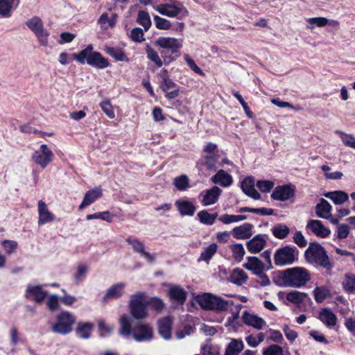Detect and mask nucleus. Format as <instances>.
Segmentation results:
<instances>
[{"mask_svg":"<svg viewBox=\"0 0 355 355\" xmlns=\"http://www.w3.org/2000/svg\"><path fill=\"white\" fill-rule=\"evenodd\" d=\"M119 322V333L123 337L132 336L135 341L139 343L150 340L153 338V328L148 324H138L132 328L131 318L125 314L120 316Z\"/></svg>","mask_w":355,"mask_h":355,"instance_id":"obj_1","label":"nucleus"},{"mask_svg":"<svg viewBox=\"0 0 355 355\" xmlns=\"http://www.w3.org/2000/svg\"><path fill=\"white\" fill-rule=\"evenodd\" d=\"M307 227L309 228L316 236L321 238L327 237L331 232L326 228L322 223L318 220H311L308 222Z\"/></svg>","mask_w":355,"mask_h":355,"instance_id":"obj_24","label":"nucleus"},{"mask_svg":"<svg viewBox=\"0 0 355 355\" xmlns=\"http://www.w3.org/2000/svg\"><path fill=\"white\" fill-rule=\"evenodd\" d=\"M293 242L300 248H304L307 245V241L300 231H297L293 235Z\"/></svg>","mask_w":355,"mask_h":355,"instance_id":"obj_58","label":"nucleus"},{"mask_svg":"<svg viewBox=\"0 0 355 355\" xmlns=\"http://www.w3.org/2000/svg\"><path fill=\"white\" fill-rule=\"evenodd\" d=\"M222 193V190L216 187H213L211 189L207 190L203 196L202 204L204 206H209L216 203L218 197Z\"/></svg>","mask_w":355,"mask_h":355,"instance_id":"obj_30","label":"nucleus"},{"mask_svg":"<svg viewBox=\"0 0 355 355\" xmlns=\"http://www.w3.org/2000/svg\"><path fill=\"white\" fill-rule=\"evenodd\" d=\"M100 107L104 113L110 118L113 119L115 116L114 112L113 111L112 106L109 100L103 101L101 103Z\"/></svg>","mask_w":355,"mask_h":355,"instance_id":"obj_55","label":"nucleus"},{"mask_svg":"<svg viewBox=\"0 0 355 355\" xmlns=\"http://www.w3.org/2000/svg\"><path fill=\"white\" fill-rule=\"evenodd\" d=\"M253 225L250 223H244L232 230V234L237 239H247L252 235Z\"/></svg>","mask_w":355,"mask_h":355,"instance_id":"obj_25","label":"nucleus"},{"mask_svg":"<svg viewBox=\"0 0 355 355\" xmlns=\"http://www.w3.org/2000/svg\"><path fill=\"white\" fill-rule=\"evenodd\" d=\"M233 257L236 260L241 261L245 255V249L243 245L241 243L232 245L231 246Z\"/></svg>","mask_w":355,"mask_h":355,"instance_id":"obj_50","label":"nucleus"},{"mask_svg":"<svg viewBox=\"0 0 355 355\" xmlns=\"http://www.w3.org/2000/svg\"><path fill=\"white\" fill-rule=\"evenodd\" d=\"M171 3H162L157 5L155 10L161 15L168 17H175L180 13L184 15H188V10L183 6L182 2L178 1L168 0Z\"/></svg>","mask_w":355,"mask_h":355,"instance_id":"obj_10","label":"nucleus"},{"mask_svg":"<svg viewBox=\"0 0 355 355\" xmlns=\"http://www.w3.org/2000/svg\"><path fill=\"white\" fill-rule=\"evenodd\" d=\"M243 322L248 325L260 330L266 324L264 320L257 315L249 313L245 311L242 315Z\"/></svg>","mask_w":355,"mask_h":355,"instance_id":"obj_19","label":"nucleus"},{"mask_svg":"<svg viewBox=\"0 0 355 355\" xmlns=\"http://www.w3.org/2000/svg\"><path fill=\"white\" fill-rule=\"evenodd\" d=\"M184 60L189 66V67L196 73L204 76L205 73L201 70V69L198 67V65L195 63L194 60L189 58L188 55L184 56Z\"/></svg>","mask_w":355,"mask_h":355,"instance_id":"obj_64","label":"nucleus"},{"mask_svg":"<svg viewBox=\"0 0 355 355\" xmlns=\"http://www.w3.org/2000/svg\"><path fill=\"white\" fill-rule=\"evenodd\" d=\"M153 19L156 28L159 30H168L171 27V22L164 18L155 15Z\"/></svg>","mask_w":355,"mask_h":355,"instance_id":"obj_51","label":"nucleus"},{"mask_svg":"<svg viewBox=\"0 0 355 355\" xmlns=\"http://www.w3.org/2000/svg\"><path fill=\"white\" fill-rule=\"evenodd\" d=\"M257 187L261 192L267 193L272 189L274 182L270 180H259Z\"/></svg>","mask_w":355,"mask_h":355,"instance_id":"obj_56","label":"nucleus"},{"mask_svg":"<svg viewBox=\"0 0 355 355\" xmlns=\"http://www.w3.org/2000/svg\"><path fill=\"white\" fill-rule=\"evenodd\" d=\"M146 52L147 54V58L152 62H155V64L158 67H161L163 65V62L159 58L158 53L152 49L150 46H147L146 48Z\"/></svg>","mask_w":355,"mask_h":355,"instance_id":"obj_46","label":"nucleus"},{"mask_svg":"<svg viewBox=\"0 0 355 355\" xmlns=\"http://www.w3.org/2000/svg\"><path fill=\"white\" fill-rule=\"evenodd\" d=\"M86 218L88 220L92 219H101L108 223L112 222V217L109 211L96 212L93 214H88L87 215Z\"/></svg>","mask_w":355,"mask_h":355,"instance_id":"obj_47","label":"nucleus"},{"mask_svg":"<svg viewBox=\"0 0 355 355\" xmlns=\"http://www.w3.org/2000/svg\"><path fill=\"white\" fill-rule=\"evenodd\" d=\"M272 234L279 239H284L288 235L290 229L284 224H277L272 229Z\"/></svg>","mask_w":355,"mask_h":355,"instance_id":"obj_38","label":"nucleus"},{"mask_svg":"<svg viewBox=\"0 0 355 355\" xmlns=\"http://www.w3.org/2000/svg\"><path fill=\"white\" fill-rule=\"evenodd\" d=\"M39 225H43L51 222L55 219V216L49 211L44 202L40 200L38 202Z\"/></svg>","mask_w":355,"mask_h":355,"instance_id":"obj_27","label":"nucleus"},{"mask_svg":"<svg viewBox=\"0 0 355 355\" xmlns=\"http://www.w3.org/2000/svg\"><path fill=\"white\" fill-rule=\"evenodd\" d=\"M188 184L189 180L185 175H182L174 179L175 187L180 191L185 190L188 187Z\"/></svg>","mask_w":355,"mask_h":355,"instance_id":"obj_52","label":"nucleus"},{"mask_svg":"<svg viewBox=\"0 0 355 355\" xmlns=\"http://www.w3.org/2000/svg\"><path fill=\"white\" fill-rule=\"evenodd\" d=\"M202 353L203 355H220V348L217 345L207 343L202 347Z\"/></svg>","mask_w":355,"mask_h":355,"instance_id":"obj_53","label":"nucleus"},{"mask_svg":"<svg viewBox=\"0 0 355 355\" xmlns=\"http://www.w3.org/2000/svg\"><path fill=\"white\" fill-rule=\"evenodd\" d=\"M159 334L165 340L171 338L172 320L171 317H165L158 320Z\"/></svg>","mask_w":355,"mask_h":355,"instance_id":"obj_21","label":"nucleus"},{"mask_svg":"<svg viewBox=\"0 0 355 355\" xmlns=\"http://www.w3.org/2000/svg\"><path fill=\"white\" fill-rule=\"evenodd\" d=\"M295 196V189L291 185L277 186L273 190L271 198L276 200L286 201Z\"/></svg>","mask_w":355,"mask_h":355,"instance_id":"obj_14","label":"nucleus"},{"mask_svg":"<svg viewBox=\"0 0 355 355\" xmlns=\"http://www.w3.org/2000/svg\"><path fill=\"white\" fill-rule=\"evenodd\" d=\"M196 302L205 310H211L216 313H221L227 310L229 306L232 304V301H227L222 297L205 293L198 295Z\"/></svg>","mask_w":355,"mask_h":355,"instance_id":"obj_6","label":"nucleus"},{"mask_svg":"<svg viewBox=\"0 0 355 355\" xmlns=\"http://www.w3.org/2000/svg\"><path fill=\"white\" fill-rule=\"evenodd\" d=\"M247 219L245 215H230L224 214L219 217L218 220L224 224L237 223Z\"/></svg>","mask_w":355,"mask_h":355,"instance_id":"obj_43","label":"nucleus"},{"mask_svg":"<svg viewBox=\"0 0 355 355\" xmlns=\"http://www.w3.org/2000/svg\"><path fill=\"white\" fill-rule=\"evenodd\" d=\"M307 296L305 293L293 291L287 293L286 300L293 304H300L304 302Z\"/></svg>","mask_w":355,"mask_h":355,"instance_id":"obj_40","label":"nucleus"},{"mask_svg":"<svg viewBox=\"0 0 355 355\" xmlns=\"http://www.w3.org/2000/svg\"><path fill=\"white\" fill-rule=\"evenodd\" d=\"M280 279L285 286L300 288L311 279V275L306 268L297 266L282 271Z\"/></svg>","mask_w":355,"mask_h":355,"instance_id":"obj_2","label":"nucleus"},{"mask_svg":"<svg viewBox=\"0 0 355 355\" xmlns=\"http://www.w3.org/2000/svg\"><path fill=\"white\" fill-rule=\"evenodd\" d=\"M231 282L237 286L245 284L248 278L247 273L242 269L236 268L230 276Z\"/></svg>","mask_w":355,"mask_h":355,"instance_id":"obj_36","label":"nucleus"},{"mask_svg":"<svg viewBox=\"0 0 355 355\" xmlns=\"http://www.w3.org/2000/svg\"><path fill=\"white\" fill-rule=\"evenodd\" d=\"M125 284L123 282H119L112 285L104 295L102 302L107 303L110 300H116L121 297L125 293Z\"/></svg>","mask_w":355,"mask_h":355,"instance_id":"obj_15","label":"nucleus"},{"mask_svg":"<svg viewBox=\"0 0 355 355\" xmlns=\"http://www.w3.org/2000/svg\"><path fill=\"white\" fill-rule=\"evenodd\" d=\"M26 24L35 34L40 44L46 46L49 33L44 29L42 20L39 17L35 16L28 19Z\"/></svg>","mask_w":355,"mask_h":355,"instance_id":"obj_9","label":"nucleus"},{"mask_svg":"<svg viewBox=\"0 0 355 355\" xmlns=\"http://www.w3.org/2000/svg\"><path fill=\"white\" fill-rule=\"evenodd\" d=\"M125 242L131 245L133 251L144 257L148 262L153 263L155 257L146 250L145 245L138 239L130 236L125 239Z\"/></svg>","mask_w":355,"mask_h":355,"instance_id":"obj_13","label":"nucleus"},{"mask_svg":"<svg viewBox=\"0 0 355 355\" xmlns=\"http://www.w3.org/2000/svg\"><path fill=\"white\" fill-rule=\"evenodd\" d=\"M349 227L346 224H340L337 227V237L339 239H343L348 236Z\"/></svg>","mask_w":355,"mask_h":355,"instance_id":"obj_59","label":"nucleus"},{"mask_svg":"<svg viewBox=\"0 0 355 355\" xmlns=\"http://www.w3.org/2000/svg\"><path fill=\"white\" fill-rule=\"evenodd\" d=\"M319 319L327 326L332 327L336 324V315L327 308L322 309L319 314Z\"/></svg>","mask_w":355,"mask_h":355,"instance_id":"obj_34","label":"nucleus"},{"mask_svg":"<svg viewBox=\"0 0 355 355\" xmlns=\"http://www.w3.org/2000/svg\"><path fill=\"white\" fill-rule=\"evenodd\" d=\"M102 195L103 191L100 187H95L94 189L88 191L85 193L83 200L79 206V210H81L84 207L90 205L97 199L100 198Z\"/></svg>","mask_w":355,"mask_h":355,"instance_id":"obj_23","label":"nucleus"},{"mask_svg":"<svg viewBox=\"0 0 355 355\" xmlns=\"http://www.w3.org/2000/svg\"><path fill=\"white\" fill-rule=\"evenodd\" d=\"M218 157L216 154L203 153L201 158L197 162L199 168H205L207 170H212L215 168Z\"/></svg>","mask_w":355,"mask_h":355,"instance_id":"obj_28","label":"nucleus"},{"mask_svg":"<svg viewBox=\"0 0 355 355\" xmlns=\"http://www.w3.org/2000/svg\"><path fill=\"white\" fill-rule=\"evenodd\" d=\"M20 0H0V16L8 18L12 10L19 4Z\"/></svg>","mask_w":355,"mask_h":355,"instance_id":"obj_26","label":"nucleus"},{"mask_svg":"<svg viewBox=\"0 0 355 355\" xmlns=\"http://www.w3.org/2000/svg\"><path fill=\"white\" fill-rule=\"evenodd\" d=\"M198 217L201 223L211 225L215 223L218 214H209L207 210H202L198 213Z\"/></svg>","mask_w":355,"mask_h":355,"instance_id":"obj_37","label":"nucleus"},{"mask_svg":"<svg viewBox=\"0 0 355 355\" xmlns=\"http://www.w3.org/2000/svg\"><path fill=\"white\" fill-rule=\"evenodd\" d=\"M243 267L251 270L254 275H261L266 269L265 264L257 257H247V261L243 264Z\"/></svg>","mask_w":355,"mask_h":355,"instance_id":"obj_17","label":"nucleus"},{"mask_svg":"<svg viewBox=\"0 0 355 355\" xmlns=\"http://www.w3.org/2000/svg\"><path fill=\"white\" fill-rule=\"evenodd\" d=\"M179 213L181 216H193L196 211L195 205L190 201L179 200L175 202Z\"/></svg>","mask_w":355,"mask_h":355,"instance_id":"obj_29","label":"nucleus"},{"mask_svg":"<svg viewBox=\"0 0 355 355\" xmlns=\"http://www.w3.org/2000/svg\"><path fill=\"white\" fill-rule=\"evenodd\" d=\"M47 306L51 311H55L59 309L58 297L56 295H51L46 302Z\"/></svg>","mask_w":355,"mask_h":355,"instance_id":"obj_61","label":"nucleus"},{"mask_svg":"<svg viewBox=\"0 0 355 355\" xmlns=\"http://www.w3.org/2000/svg\"><path fill=\"white\" fill-rule=\"evenodd\" d=\"M241 189L247 196L254 200H259L261 198L260 193L254 188V179L251 176L245 178L242 181Z\"/></svg>","mask_w":355,"mask_h":355,"instance_id":"obj_20","label":"nucleus"},{"mask_svg":"<svg viewBox=\"0 0 355 355\" xmlns=\"http://www.w3.org/2000/svg\"><path fill=\"white\" fill-rule=\"evenodd\" d=\"M211 181L214 184H220L223 187H229L233 182L232 176L223 169L219 170L217 173L211 178Z\"/></svg>","mask_w":355,"mask_h":355,"instance_id":"obj_31","label":"nucleus"},{"mask_svg":"<svg viewBox=\"0 0 355 355\" xmlns=\"http://www.w3.org/2000/svg\"><path fill=\"white\" fill-rule=\"evenodd\" d=\"M2 245L7 254L12 253L17 248V243L15 241L6 240L2 242Z\"/></svg>","mask_w":355,"mask_h":355,"instance_id":"obj_62","label":"nucleus"},{"mask_svg":"<svg viewBox=\"0 0 355 355\" xmlns=\"http://www.w3.org/2000/svg\"><path fill=\"white\" fill-rule=\"evenodd\" d=\"M53 158V153L46 144L41 145L40 148L35 150L32 155L33 162L42 168H45Z\"/></svg>","mask_w":355,"mask_h":355,"instance_id":"obj_11","label":"nucleus"},{"mask_svg":"<svg viewBox=\"0 0 355 355\" xmlns=\"http://www.w3.org/2000/svg\"><path fill=\"white\" fill-rule=\"evenodd\" d=\"M105 51L107 54L112 56L117 61L129 62L128 58L120 49H115L113 47H106Z\"/></svg>","mask_w":355,"mask_h":355,"instance_id":"obj_41","label":"nucleus"},{"mask_svg":"<svg viewBox=\"0 0 355 355\" xmlns=\"http://www.w3.org/2000/svg\"><path fill=\"white\" fill-rule=\"evenodd\" d=\"M244 345L242 340L232 339L228 344L224 355H239Z\"/></svg>","mask_w":355,"mask_h":355,"instance_id":"obj_35","label":"nucleus"},{"mask_svg":"<svg viewBox=\"0 0 355 355\" xmlns=\"http://www.w3.org/2000/svg\"><path fill=\"white\" fill-rule=\"evenodd\" d=\"M73 58L80 64H85L86 62L89 65L98 69H104L109 66L107 59L103 58L99 52L93 51L92 44L88 45L79 53L73 54Z\"/></svg>","mask_w":355,"mask_h":355,"instance_id":"obj_5","label":"nucleus"},{"mask_svg":"<svg viewBox=\"0 0 355 355\" xmlns=\"http://www.w3.org/2000/svg\"><path fill=\"white\" fill-rule=\"evenodd\" d=\"M266 245V235L258 234L246 243L248 250L252 254L260 252Z\"/></svg>","mask_w":355,"mask_h":355,"instance_id":"obj_16","label":"nucleus"},{"mask_svg":"<svg viewBox=\"0 0 355 355\" xmlns=\"http://www.w3.org/2000/svg\"><path fill=\"white\" fill-rule=\"evenodd\" d=\"M304 257L309 263H315L329 271L334 268L324 248L318 243H310L304 252Z\"/></svg>","mask_w":355,"mask_h":355,"instance_id":"obj_3","label":"nucleus"},{"mask_svg":"<svg viewBox=\"0 0 355 355\" xmlns=\"http://www.w3.org/2000/svg\"><path fill=\"white\" fill-rule=\"evenodd\" d=\"M168 295L170 299L180 304H183L187 297V293L180 286H171L168 290Z\"/></svg>","mask_w":355,"mask_h":355,"instance_id":"obj_22","label":"nucleus"},{"mask_svg":"<svg viewBox=\"0 0 355 355\" xmlns=\"http://www.w3.org/2000/svg\"><path fill=\"white\" fill-rule=\"evenodd\" d=\"M146 298L147 293L144 291H137L130 297V313L137 320L142 321L148 317V303Z\"/></svg>","mask_w":355,"mask_h":355,"instance_id":"obj_4","label":"nucleus"},{"mask_svg":"<svg viewBox=\"0 0 355 355\" xmlns=\"http://www.w3.org/2000/svg\"><path fill=\"white\" fill-rule=\"evenodd\" d=\"M137 21L144 28L146 31H148L151 26V20L150 16L146 11H139Z\"/></svg>","mask_w":355,"mask_h":355,"instance_id":"obj_42","label":"nucleus"},{"mask_svg":"<svg viewBox=\"0 0 355 355\" xmlns=\"http://www.w3.org/2000/svg\"><path fill=\"white\" fill-rule=\"evenodd\" d=\"M155 44L162 49H167L171 53H176L182 48V42L176 38L170 37H159L155 42Z\"/></svg>","mask_w":355,"mask_h":355,"instance_id":"obj_12","label":"nucleus"},{"mask_svg":"<svg viewBox=\"0 0 355 355\" xmlns=\"http://www.w3.org/2000/svg\"><path fill=\"white\" fill-rule=\"evenodd\" d=\"M263 355H283V349L277 345H272L263 351Z\"/></svg>","mask_w":355,"mask_h":355,"instance_id":"obj_57","label":"nucleus"},{"mask_svg":"<svg viewBox=\"0 0 355 355\" xmlns=\"http://www.w3.org/2000/svg\"><path fill=\"white\" fill-rule=\"evenodd\" d=\"M340 135L343 143L348 147L355 149V137L351 134H347L341 130H336V132Z\"/></svg>","mask_w":355,"mask_h":355,"instance_id":"obj_45","label":"nucleus"},{"mask_svg":"<svg viewBox=\"0 0 355 355\" xmlns=\"http://www.w3.org/2000/svg\"><path fill=\"white\" fill-rule=\"evenodd\" d=\"M344 289L348 293H355V275H345V281L343 283Z\"/></svg>","mask_w":355,"mask_h":355,"instance_id":"obj_44","label":"nucleus"},{"mask_svg":"<svg viewBox=\"0 0 355 355\" xmlns=\"http://www.w3.org/2000/svg\"><path fill=\"white\" fill-rule=\"evenodd\" d=\"M76 322V317L68 311H62L56 318V322L52 325L53 333L67 335L72 331V326Z\"/></svg>","mask_w":355,"mask_h":355,"instance_id":"obj_7","label":"nucleus"},{"mask_svg":"<svg viewBox=\"0 0 355 355\" xmlns=\"http://www.w3.org/2000/svg\"><path fill=\"white\" fill-rule=\"evenodd\" d=\"M309 23V26H307V28L309 29H313L314 26H318V27H324L327 24L329 20L325 17H312L309 18L307 20Z\"/></svg>","mask_w":355,"mask_h":355,"instance_id":"obj_48","label":"nucleus"},{"mask_svg":"<svg viewBox=\"0 0 355 355\" xmlns=\"http://www.w3.org/2000/svg\"><path fill=\"white\" fill-rule=\"evenodd\" d=\"M47 292L42 289L39 285L28 284L26 290V297H33L37 303H41L46 297Z\"/></svg>","mask_w":355,"mask_h":355,"instance_id":"obj_18","label":"nucleus"},{"mask_svg":"<svg viewBox=\"0 0 355 355\" xmlns=\"http://www.w3.org/2000/svg\"><path fill=\"white\" fill-rule=\"evenodd\" d=\"M324 196L334 202L335 205H340L349 200L348 194L343 191H334L328 192Z\"/></svg>","mask_w":355,"mask_h":355,"instance_id":"obj_33","label":"nucleus"},{"mask_svg":"<svg viewBox=\"0 0 355 355\" xmlns=\"http://www.w3.org/2000/svg\"><path fill=\"white\" fill-rule=\"evenodd\" d=\"M218 246L216 243H211L200 254V259L204 261L210 260L217 251Z\"/></svg>","mask_w":355,"mask_h":355,"instance_id":"obj_49","label":"nucleus"},{"mask_svg":"<svg viewBox=\"0 0 355 355\" xmlns=\"http://www.w3.org/2000/svg\"><path fill=\"white\" fill-rule=\"evenodd\" d=\"M130 37L132 41L140 42L144 40V33L141 28H135L131 31Z\"/></svg>","mask_w":355,"mask_h":355,"instance_id":"obj_60","label":"nucleus"},{"mask_svg":"<svg viewBox=\"0 0 355 355\" xmlns=\"http://www.w3.org/2000/svg\"><path fill=\"white\" fill-rule=\"evenodd\" d=\"M314 298L316 302H322L328 295V291L322 287H316L313 291Z\"/></svg>","mask_w":355,"mask_h":355,"instance_id":"obj_54","label":"nucleus"},{"mask_svg":"<svg viewBox=\"0 0 355 355\" xmlns=\"http://www.w3.org/2000/svg\"><path fill=\"white\" fill-rule=\"evenodd\" d=\"M92 328L93 325L91 323H78L76 329V333L78 334L80 338L87 339L90 337Z\"/></svg>","mask_w":355,"mask_h":355,"instance_id":"obj_39","label":"nucleus"},{"mask_svg":"<svg viewBox=\"0 0 355 355\" xmlns=\"http://www.w3.org/2000/svg\"><path fill=\"white\" fill-rule=\"evenodd\" d=\"M298 250L294 246L286 245L279 248L274 254L275 264L284 266L293 264L297 259Z\"/></svg>","mask_w":355,"mask_h":355,"instance_id":"obj_8","label":"nucleus"},{"mask_svg":"<svg viewBox=\"0 0 355 355\" xmlns=\"http://www.w3.org/2000/svg\"><path fill=\"white\" fill-rule=\"evenodd\" d=\"M148 306H150L153 309L160 311L164 309L163 302L158 297H153L148 301Z\"/></svg>","mask_w":355,"mask_h":355,"instance_id":"obj_63","label":"nucleus"},{"mask_svg":"<svg viewBox=\"0 0 355 355\" xmlns=\"http://www.w3.org/2000/svg\"><path fill=\"white\" fill-rule=\"evenodd\" d=\"M331 205L328 201L322 198L320 203L315 207V212L318 217L329 219L331 216Z\"/></svg>","mask_w":355,"mask_h":355,"instance_id":"obj_32","label":"nucleus"}]
</instances>
